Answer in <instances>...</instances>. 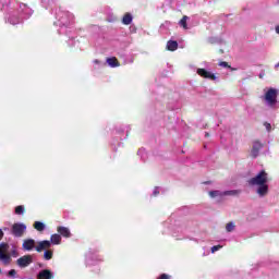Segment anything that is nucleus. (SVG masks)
<instances>
[{
  "mask_svg": "<svg viewBox=\"0 0 279 279\" xmlns=\"http://www.w3.org/2000/svg\"><path fill=\"white\" fill-rule=\"evenodd\" d=\"M107 63L109 64V66H112L113 69L117 66H121V63H119V59H117L116 57L108 58Z\"/></svg>",
  "mask_w": 279,
  "mask_h": 279,
  "instance_id": "nucleus-14",
  "label": "nucleus"
},
{
  "mask_svg": "<svg viewBox=\"0 0 279 279\" xmlns=\"http://www.w3.org/2000/svg\"><path fill=\"white\" fill-rule=\"evenodd\" d=\"M197 75H199L201 77H204L205 80H211L213 82H215V80H217V76L211 73L208 72L206 69H197Z\"/></svg>",
  "mask_w": 279,
  "mask_h": 279,
  "instance_id": "nucleus-7",
  "label": "nucleus"
},
{
  "mask_svg": "<svg viewBox=\"0 0 279 279\" xmlns=\"http://www.w3.org/2000/svg\"><path fill=\"white\" fill-rule=\"evenodd\" d=\"M23 213H25V207H23V205L15 207V215H23Z\"/></svg>",
  "mask_w": 279,
  "mask_h": 279,
  "instance_id": "nucleus-20",
  "label": "nucleus"
},
{
  "mask_svg": "<svg viewBox=\"0 0 279 279\" xmlns=\"http://www.w3.org/2000/svg\"><path fill=\"white\" fill-rule=\"evenodd\" d=\"M0 274H1V268H0Z\"/></svg>",
  "mask_w": 279,
  "mask_h": 279,
  "instance_id": "nucleus-36",
  "label": "nucleus"
},
{
  "mask_svg": "<svg viewBox=\"0 0 279 279\" xmlns=\"http://www.w3.org/2000/svg\"><path fill=\"white\" fill-rule=\"evenodd\" d=\"M275 69H279V62L275 65Z\"/></svg>",
  "mask_w": 279,
  "mask_h": 279,
  "instance_id": "nucleus-32",
  "label": "nucleus"
},
{
  "mask_svg": "<svg viewBox=\"0 0 279 279\" xmlns=\"http://www.w3.org/2000/svg\"><path fill=\"white\" fill-rule=\"evenodd\" d=\"M37 279H53V272L49 269H44L37 275Z\"/></svg>",
  "mask_w": 279,
  "mask_h": 279,
  "instance_id": "nucleus-11",
  "label": "nucleus"
},
{
  "mask_svg": "<svg viewBox=\"0 0 279 279\" xmlns=\"http://www.w3.org/2000/svg\"><path fill=\"white\" fill-rule=\"evenodd\" d=\"M267 182V172L262 170L255 178L248 180L251 186H260Z\"/></svg>",
  "mask_w": 279,
  "mask_h": 279,
  "instance_id": "nucleus-2",
  "label": "nucleus"
},
{
  "mask_svg": "<svg viewBox=\"0 0 279 279\" xmlns=\"http://www.w3.org/2000/svg\"><path fill=\"white\" fill-rule=\"evenodd\" d=\"M267 193H269V185H267V183L258 185L257 195H259L260 197H265Z\"/></svg>",
  "mask_w": 279,
  "mask_h": 279,
  "instance_id": "nucleus-12",
  "label": "nucleus"
},
{
  "mask_svg": "<svg viewBox=\"0 0 279 279\" xmlns=\"http://www.w3.org/2000/svg\"><path fill=\"white\" fill-rule=\"evenodd\" d=\"M220 66H223L225 69H230V64H228V62L226 61L220 62Z\"/></svg>",
  "mask_w": 279,
  "mask_h": 279,
  "instance_id": "nucleus-27",
  "label": "nucleus"
},
{
  "mask_svg": "<svg viewBox=\"0 0 279 279\" xmlns=\"http://www.w3.org/2000/svg\"><path fill=\"white\" fill-rule=\"evenodd\" d=\"M34 263V257L32 255H24L16 259V265L21 269H25V267H29Z\"/></svg>",
  "mask_w": 279,
  "mask_h": 279,
  "instance_id": "nucleus-4",
  "label": "nucleus"
},
{
  "mask_svg": "<svg viewBox=\"0 0 279 279\" xmlns=\"http://www.w3.org/2000/svg\"><path fill=\"white\" fill-rule=\"evenodd\" d=\"M205 136L208 138V136H210V134L208 132L205 133Z\"/></svg>",
  "mask_w": 279,
  "mask_h": 279,
  "instance_id": "nucleus-30",
  "label": "nucleus"
},
{
  "mask_svg": "<svg viewBox=\"0 0 279 279\" xmlns=\"http://www.w3.org/2000/svg\"><path fill=\"white\" fill-rule=\"evenodd\" d=\"M51 247V241L44 240L38 243V245L35 247L36 252H43V250H49Z\"/></svg>",
  "mask_w": 279,
  "mask_h": 279,
  "instance_id": "nucleus-10",
  "label": "nucleus"
},
{
  "mask_svg": "<svg viewBox=\"0 0 279 279\" xmlns=\"http://www.w3.org/2000/svg\"><path fill=\"white\" fill-rule=\"evenodd\" d=\"M234 228H235V226H234L233 222H229V223L226 225V230H227L228 232H233V231H234Z\"/></svg>",
  "mask_w": 279,
  "mask_h": 279,
  "instance_id": "nucleus-21",
  "label": "nucleus"
},
{
  "mask_svg": "<svg viewBox=\"0 0 279 279\" xmlns=\"http://www.w3.org/2000/svg\"><path fill=\"white\" fill-rule=\"evenodd\" d=\"M5 236V233H3V230L0 229V241Z\"/></svg>",
  "mask_w": 279,
  "mask_h": 279,
  "instance_id": "nucleus-29",
  "label": "nucleus"
},
{
  "mask_svg": "<svg viewBox=\"0 0 279 279\" xmlns=\"http://www.w3.org/2000/svg\"><path fill=\"white\" fill-rule=\"evenodd\" d=\"M264 125H265L267 132H271V124L270 123L265 122Z\"/></svg>",
  "mask_w": 279,
  "mask_h": 279,
  "instance_id": "nucleus-28",
  "label": "nucleus"
},
{
  "mask_svg": "<svg viewBox=\"0 0 279 279\" xmlns=\"http://www.w3.org/2000/svg\"><path fill=\"white\" fill-rule=\"evenodd\" d=\"M219 195H222V194H221V192H219L217 190L209 192V196H211V197H219Z\"/></svg>",
  "mask_w": 279,
  "mask_h": 279,
  "instance_id": "nucleus-22",
  "label": "nucleus"
},
{
  "mask_svg": "<svg viewBox=\"0 0 279 279\" xmlns=\"http://www.w3.org/2000/svg\"><path fill=\"white\" fill-rule=\"evenodd\" d=\"M57 232L60 236H63L64 239H71V230L66 227H58Z\"/></svg>",
  "mask_w": 279,
  "mask_h": 279,
  "instance_id": "nucleus-9",
  "label": "nucleus"
},
{
  "mask_svg": "<svg viewBox=\"0 0 279 279\" xmlns=\"http://www.w3.org/2000/svg\"><path fill=\"white\" fill-rule=\"evenodd\" d=\"M221 250V245H215L211 247V253L215 254V252H219Z\"/></svg>",
  "mask_w": 279,
  "mask_h": 279,
  "instance_id": "nucleus-24",
  "label": "nucleus"
},
{
  "mask_svg": "<svg viewBox=\"0 0 279 279\" xmlns=\"http://www.w3.org/2000/svg\"><path fill=\"white\" fill-rule=\"evenodd\" d=\"M123 25H131L132 24V14L125 13L122 19Z\"/></svg>",
  "mask_w": 279,
  "mask_h": 279,
  "instance_id": "nucleus-16",
  "label": "nucleus"
},
{
  "mask_svg": "<svg viewBox=\"0 0 279 279\" xmlns=\"http://www.w3.org/2000/svg\"><path fill=\"white\" fill-rule=\"evenodd\" d=\"M22 247L25 252H32L36 247V241L34 239H26L23 241Z\"/></svg>",
  "mask_w": 279,
  "mask_h": 279,
  "instance_id": "nucleus-8",
  "label": "nucleus"
},
{
  "mask_svg": "<svg viewBox=\"0 0 279 279\" xmlns=\"http://www.w3.org/2000/svg\"><path fill=\"white\" fill-rule=\"evenodd\" d=\"M44 258L45 260H51V258H53V251H45Z\"/></svg>",
  "mask_w": 279,
  "mask_h": 279,
  "instance_id": "nucleus-19",
  "label": "nucleus"
},
{
  "mask_svg": "<svg viewBox=\"0 0 279 279\" xmlns=\"http://www.w3.org/2000/svg\"><path fill=\"white\" fill-rule=\"evenodd\" d=\"M205 184H210V181L205 182Z\"/></svg>",
  "mask_w": 279,
  "mask_h": 279,
  "instance_id": "nucleus-34",
  "label": "nucleus"
},
{
  "mask_svg": "<svg viewBox=\"0 0 279 279\" xmlns=\"http://www.w3.org/2000/svg\"><path fill=\"white\" fill-rule=\"evenodd\" d=\"M34 228H35V230H37V232H43L45 230V223H43L40 221H35Z\"/></svg>",
  "mask_w": 279,
  "mask_h": 279,
  "instance_id": "nucleus-17",
  "label": "nucleus"
},
{
  "mask_svg": "<svg viewBox=\"0 0 279 279\" xmlns=\"http://www.w3.org/2000/svg\"><path fill=\"white\" fill-rule=\"evenodd\" d=\"M158 193H159L158 191H155V192H154V195H158Z\"/></svg>",
  "mask_w": 279,
  "mask_h": 279,
  "instance_id": "nucleus-33",
  "label": "nucleus"
},
{
  "mask_svg": "<svg viewBox=\"0 0 279 279\" xmlns=\"http://www.w3.org/2000/svg\"><path fill=\"white\" fill-rule=\"evenodd\" d=\"M8 276L9 278H16V270L15 269L9 270Z\"/></svg>",
  "mask_w": 279,
  "mask_h": 279,
  "instance_id": "nucleus-23",
  "label": "nucleus"
},
{
  "mask_svg": "<svg viewBox=\"0 0 279 279\" xmlns=\"http://www.w3.org/2000/svg\"><path fill=\"white\" fill-rule=\"evenodd\" d=\"M278 99V90L275 88H270L265 94V100L269 104V106H276Z\"/></svg>",
  "mask_w": 279,
  "mask_h": 279,
  "instance_id": "nucleus-3",
  "label": "nucleus"
},
{
  "mask_svg": "<svg viewBox=\"0 0 279 279\" xmlns=\"http://www.w3.org/2000/svg\"><path fill=\"white\" fill-rule=\"evenodd\" d=\"M276 32H277V34H279V26L276 27Z\"/></svg>",
  "mask_w": 279,
  "mask_h": 279,
  "instance_id": "nucleus-31",
  "label": "nucleus"
},
{
  "mask_svg": "<svg viewBox=\"0 0 279 279\" xmlns=\"http://www.w3.org/2000/svg\"><path fill=\"white\" fill-rule=\"evenodd\" d=\"M187 21H189V16H186V15H184L180 20L179 24H180L181 27H183V29H189V25L186 24Z\"/></svg>",
  "mask_w": 279,
  "mask_h": 279,
  "instance_id": "nucleus-18",
  "label": "nucleus"
},
{
  "mask_svg": "<svg viewBox=\"0 0 279 279\" xmlns=\"http://www.w3.org/2000/svg\"><path fill=\"white\" fill-rule=\"evenodd\" d=\"M25 230H27V226L23 223H14L11 228V232L13 236L21 238L25 234Z\"/></svg>",
  "mask_w": 279,
  "mask_h": 279,
  "instance_id": "nucleus-5",
  "label": "nucleus"
},
{
  "mask_svg": "<svg viewBox=\"0 0 279 279\" xmlns=\"http://www.w3.org/2000/svg\"><path fill=\"white\" fill-rule=\"evenodd\" d=\"M0 263L5 266L12 263V255H10V244H8V242L0 243Z\"/></svg>",
  "mask_w": 279,
  "mask_h": 279,
  "instance_id": "nucleus-1",
  "label": "nucleus"
},
{
  "mask_svg": "<svg viewBox=\"0 0 279 279\" xmlns=\"http://www.w3.org/2000/svg\"><path fill=\"white\" fill-rule=\"evenodd\" d=\"M220 53H223V50H220Z\"/></svg>",
  "mask_w": 279,
  "mask_h": 279,
  "instance_id": "nucleus-35",
  "label": "nucleus"
},
{
  "mask_svg": "<svg viewBox=\"0 0 279 279\" xmlns=\"http://www.w3.org/2000/svg\"><path fill=\"white\" fill-rule=\"evenodd\" d=\"M157 279H171V276L167 274H161Z\"/></svg>",
  "mask_w": 279,
  "mask_h": 279,
  "instance_id": "nucleus-26",
  "label": "nucleus"
},
{
  "mask_svg": "<svg viewBox=\"0 0 279 279\" xmlns=\"http://www.w3.org/2000/svg\"><path fill=\"white\" fill-rule=\"evenodd\" d=\"M50 243L53 245H60V243H62V236L58 233L52 234L50 238Z\"/></svg>",
  "mask_w": 279,
  "mask_h": 279,
  "instance_id": "nucleus-13",
  "label": "nucleus"
},
{
  "mask_svg": "<svg viewBox=\"0 0 279 279\" xmlns=\"http://www.w3.org/2000/svg\"><path fill=\"white\" fill-rule=\"evenodd\" d=\"M167 49H168V51H175V50H178V41L169 40L167 43Z\"/></svg>",
  "mask_w": 279,
  "mask_h": 279,
  "instance_id": "nucleus-15",
  "label": "nucleus"
},
{
  "mask_svg": "<svg viewBox=\"0 0 279 279\" xmlns=\"http://www.w3.org/2000/svg\"><path fill=\"white\" fill-rule=\"evenodd\" d=\"M265 147V144L263 142L255 140L253 141L252 149H251V156L252 158H258L260 154V149Z\"/></svg>",
  "mask_w": 279,
  "mask_h": 279,
  "instance_id": "nucleus-6",
  "label": "nucleus"
},
{
  "mask_svg": "<svg viewBox=\"0 0 279 279\" xmlns=\"http://www.w3.org/2000/svg\"><path fill=\"white\" fill-rule=\"evenodd\" d=\"M238 193V191H226L223 192V195H236Z\"/></svg>",
  "mask_w": 279,
  "mask_h": 279,
  "instance_id": "nucleus-25",
  "label": "nucleus"
}]
</instances>
